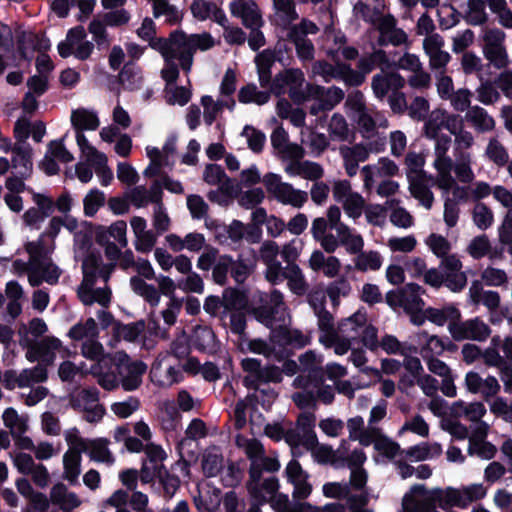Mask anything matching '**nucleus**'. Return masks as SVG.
Returning a JSON list of instances; mask_svg holds the SVG:
<instances>
[{"instance_id":"obj_1","label":"nucleus","mask_w":512,"mask_h":512,"mask_svg":"<svg viewBox=\"0 0 512 512\" xmlns=\"http://www.w3.org/2000/svg\"><path fill=\"white\" fill-rule=\"evenodd\" d=\"M461 125L462 119L459 115L437 108L428 115L423 127L424 136L434 141L432 167L435 175L431 176L430 180L444 195L450 191L456 195L461 189L452 175L453 159L449 155L452 140L442 131L446 129L450 133H455L456 128Z\"/></svg>"},{"instance_id":"obj_2","label":"nucleus","mask_w":512,"mask_h":512,"mask_svg":"<svg viewBox=\"0 0 512 512\" xmlns=\"http://www.w3.org/2000/svg\"><path fill=\"white\" fill-rule=\"evenodd\" d=\"M25 250L31 256L32 270L29 275V284L39 286L42 282L56 284L61 270L48 257L43 241L37 239L25 244Z\"/></svg>"},{"instance_id":"obj_3","label":"nucleus","mask_w":512,"mask_h":512,"mask_svg":"<svg viewBox=\"0 0 512 512\" xmlns=\"http://www.w3.org/2000/svg\"><path fill=\"white\" fill-rule=\"evenodd\" d=\"M217 41L208 32L198 34H185L181 31L172 33V46L178 51V61L185 72H189L193 65L194 52L212 49Z\"/></svg>"},{"instance_id":"obj_4","label":"nucleus","mask_w":512,"mask_h":512,"mask_svg":"<svg viewBox=\"0 0 512 512\" xmlns=\"http://www.w3.org/2000/svg\"><path fill=\"white\" fill-rule=\"evenodd\" d=\"M259 301V306L253 308L252 313L262 324L274 329L276 323L286 325L290 321L284 296L280 291L273 290L269 294L261 293Z\"/></svg>"},{"instance_id":"obj_5","label":"nucleus","mask_w":512,"mask_h":512,"mask_svg":"<svg viewBox=\"0 0 512 512\" xmlns=\"http://www.w3.org/2000/svg\"><path fill=\"white\" fill-rule=\"evenodd\" d=\"M436 504L445 509L444 490H429L422 484L413 485L402 499L401 512H430Z\"/></svg>"},{"instance_id":"obj_6","label":"nucleus","mask_w":512,"mask_h":512,"mask_svg":"<svg viewBox=\"0 0 512 512\" xmlns=\"http://www.w3.org/2000/svg\"><path fill=\"white\" fill-rule=\"evenodd\" d=\"M263 184L269 196L283 205L301 208L308 199L305 191L296 189L292 184L282 181L280 175L269 172L263 177Z\"/></svg>"},{"instance_id":"obj_7","label":"nucleus","mask_w":512,"mask_h":512,"mask_svg":"<svg viewBox=\"0 0 512 512\" xmlns=\"http://www.w3.org/2000/svg\"><path fill=\"white\" fill-rule=\"evenodd\" d=\"M235 445L243 450L250 460L249 474L255 475L259 470L276 472L280 469L277 456H265L264 447L256 439H249L241 434L235 436Z\"/></svg>"},{"instance_id":"obj_8","label":"nucleus","mask_w":512,"mask_h":512,"mask_svg":"<svg viewBox=\"0 0 512 512\" xmlns=\"http://www.w3.org/2000/svg\"><path fill=\"white\" fill-rule=\"evenodd\" d=\"M11 158L0 155V176L6 175L10 169L23 177H29L33 171V149L28 143H13L8 150Z\"/></svg>"},{"instance_id":"obj_9","label":"nucleus","mask_w":512,"mask_h":512,"mask_svg":"<svg viewBox=\"0 0 512 512\" xmlns=\"http://www.w3.org/2000/svg\"><path fill=\"white\" fill-rule=\"evenodd\" d=\"M122 388L133 391L140 387L147 366L141 361H132L124 352H116L112 359Z\"/></svg>"},{"instance_id":"obj_10","label":"nucleus","mask_w":512,"mask_h":512,"mask_svg":"<svg viewBox=\"0 0 512 512\" xmlns=\"http://www.w3.org/2000/svg\"><path fill=\"white\" fill-rule=\"evenodd\" d=\"M65 440L69 449L63 455L64 478L70 482L77 480L81 472V453H83L84 442L80 431L73 427L65 431Z\"/></svg>"},{"instance_id":"obj_11","label":"nucleus","mask_w":512,"mask_h":512,"mask_svg":"<svg viewBox=\"0 0 512 512\" xmlns=\"http://www.w3.org/2000/svg\"><path fill=\"white\" fill-rule=\"evenodd\" d=\"M61 57L74 56L78 60H87L94 50V44L87 39L86 31L82 26L71 28L66 38L58 44Z\"/></svg>"},{"instance_id":"obj_12","label":"nucleus","mask_w":512,"mask_h":512,"mask_svg":"<svg viewBox=\"0 0 512 512\" xmlns=\"http://www.w3.org/2000/svg\"><path fill=\"white\" fill-rule=\"evenodd\" d=\"M96 264L97 258L94 256H89L84 260V279L79 288V297L85 305L98 303L107 306L110 303V291L108 289H93Z\"/></svg>"},{"instance_id":"obj_13","label":"nucleus","mask_w":512,"mask_h":512,"mask_svg":"<svg viewBox=\"0 0 512 512\" xmlns=\"http://www.w3.org/2000/svg\"><path fill=\"white\" fill-rule=\"evenodd\" d=\"M483 54L497 69L505 68L509 58L504 46L505 33L499 29L487 28L482 33Z\"/></svg>"},{"instance_id":"obj_14","label":"nucleus","mask_w":512,"mask_h":512,"mask_svg":"<svg viewBox=\"0 0 512 512\" xmlns=\"http://www.w3.org/2000/svg\"><path fill=\"white\" fill-rule=\"evenodd\" d=\"M77 145L85 160L94 167L101 184L103 186L109 185L113 179V172L108 167L106 155L90 144L84 134H78Z\"/></svg>"},{"instance_id":"obj_15","label":"nucleus","mask_w":512,"mask_h":512,"mask_svg":"<svg viewBox=\"0 0 512 512\" xmlns=\"http://www.w3.org/2000/svg\"><path fill=\"white\" fill-rule=\"evenodd\" d=\"M451 337L456 341L473 340L485 341L491 335V329L486 322L479 317L465 321L458 320L449 327Z\"/></svg>"},{"instance_id":"obj_16","label":"nucleus","mask_w":512,"mask_h":512,"mask_svg":"<svg viewBox=\"0 0 512 512\" xmlns=\"http://www.w3.org/2000/svg\"><path fill=\"white\" fill-rule=\"evenodd\" d=\"M20 345L27 348L26 358L30 362L41 359L47 364H51L55 359V351L61 348V341L55 337H46L38 343H34L28 335H22Z\"/></svg>"},{"instance_id":"obj_17","label":"nucleus","mask_w":512,"mask_h":512,"mask_svg":"<svg viewBox=\"0 0 512 512\" xmlns=\"http://www.w3.org/2000/svg\"><path fill=\"white\" fill-rule=\"evenodd\" d=\"M487 490L481 483H473L461 488H446L444 490V503L447 507L466 508L471 503L479 501L486 496Z\"/></svg>"},{"instance_id":"obj_18","label":"nucleus","mask_w":512,"mask_h":512,"mask_svg":"<svg viewBox=\"0 0 512 512\" xmlns=\"http://www.w3.org/2000/svg\"><path fill=\"white\" fill-rule=\"evenodd\" d=\"M263 471L259 470L255 475L249 474V479L246 482L248 494L256 504L267 502L280 487L279 481L275 477L263 479Z\"/></svg>"},{"instance_id":"obj_19","label":"nucleus","mask_w":512,"mask_h":512,"mask_svg":"<svg viewBox=\"0 0 512 512\" xmlns=\"http://www.w3.org/2000/svg\"><path fill=\"white\" fill-rule=\"evenodd\" d=\"M462 262L455 254L446 256L440 262L439 268L442 272L445 285L452 292L462 291L467 284V275L462 271Z\"/></svg>"},{"instance_id":"obj_20","label":"nucleus","mask_w":512,"mask_h":512,"mask_svg":"<svg viewBox=\"0 0 512 512\" xmlns=\"http://www.w3.org/2000/svg\"><path fill=\"white\" fill-rule=\"evenodd\" d=\"M422 46L429 59L430 69L445 71L451 56L444 50L445 42L443 37L439 34L429 35L424 38Z\"/></svg>"},{"instance_id":"obj_21","label":"nucleus","mask_w":512,"mask_h":512,"mask_svg":"<svg viewBox=\"0 0 512 512\" xmlns=\"http://www.w3.org/2000/svg\"><path fill=\"white\" fill-rule=\"evenodd\" d=\"M317 31V26L308 20H302L300 24L291 28L289 35L295 44L297 55L301 60H311L313 58V44L305 36L315 34Z\"/></svg>"},{"instance_id":"obj_22","label":"nucleus","mask_w":512,"mask_h":512,"mask_svg":"<svg viewBox=\"0 0 512 512\" xmlns=\"http://www.w3.org/2000/svg\"><path fill=\"white\" fill-rule=\"evenodd\" d=\"M422 288L414 283L407 284L401 290L387 295L390 305H399L409 313L420 310L424 303L421 299Z\"/></svg>"},{"instance_id":"obj_23","label":"nucleus","mask_w":512,"mask_h":512,"mask_svg":"<svg viewBox=\"0 0 512 512\" xmlns=\"http://www.w3.org/2000/svg\"><path fill=\"white\" fill-rule=\"evenodd\" d=\"M285 474L288 482L293 485V498L306 499L312 493V484L309 482V474L302 468L297 460H291L286 468Z\"/></svg>"},{"instance_id":"obj_24","label":"nucleus","mask_w":512,"mask_h":512,"mask_svg":"<svg viewBox=\"0 0 512 512\" xmlns=\"http://www.w3.org/2000/svg\"><path fill=\"white\" fill-rule=\"evenodd\" d=\"M415 340L418 344L419 354L424 360L438 357L446 350H452L454 345L446 342L437 335L429 334L427 331H419L415 334Z\"/></svg>"},{"instance_id":"obj_25","label":"nucleus","mask_w":512,"mask_h":512,"mask_svg":"<svg viewBox=\"0 0 512 512\" xmlns=\"http://www.w3.org/2000/svg\"><path fill=\"white\" fill-rule=\"evenodd\" d=\"M281 81L283 84L289 86V94L293 101L302 103L310 98L308 93V83H305V77L299 69H289L279 74L275 83Z\"/></svg>"},{"instance_id":"obj_26","label":"nucleus","mask_w":512,"mask_h":512,"mask_svg":"<svg viewBox=\"0 0 512 512\" xmlns=\"http://www.w3.org/2000/svg\"><path fill=\"white\" fill-rule=\"evenodd\" d=\"M339 154L343 160L346 174L349 177H354L358 172L359 163L369 158L371 149L364 144L342 145L339 147Z\"/></svg>"},{"instance_id":"obj_27","label":"nucleus","mask_w":512,"mask_h":512,"mask_svg":"<svg viewBox=\"0 0 512 512\" xmlns=\"http://www.w3.org/2000/svg\"><path fill=\"white\" fill-rule=\"evenodd\" d=\"M374 25L380 33L378 42L381 45L391 43L398 46L405 44L408 40L407 34L402 29L396 28V21L390 15L378 17Z\"/></svg>"},{"instance_id":"obj_28","label":"nucleus","mask_w":512,"mask_h":512,"mask_svg":"<svg viewBox=\"0 0 512 512\" xmlns=\"http://www.w3.org/2000/svg\"><path fill=\"white\" fill-rule=\"evenodd\" d=\"M193 499L200 512H214L220 506L221 491L212 486L210 482L201 481L197 484Z\"/></svg>"},{"instance_id":"obj_29","label":"nucleus","mask_w":512,"mask_h":512,"mask_svg":"<svg viewBox=\"0 0 512 512\" xmlns=\"http://www.w3.org/2000/svg\"><path fill=\"white\" fill-rule=\"evenodd\" d=\"M125 198L137 209L144 208L150 203L156 205L162 200L161 185L155 181L149 189L145 186H135L125 193Z\"/></svg>"},{"instance_id":"obj_30","label":"nucleus","mask_w":512,"mask_h":512,"mask_svg":"<svg viewBox=\"0 0 512 512\" xmlns=\"http://www.w3.org/2000/svg\"><path fill=\"white\" fill-rule=\"evenodd\" d=\"M230 12L240 17L243 24L252 30L262 25V18L258 6L253 0H233L230 3Z\"/></svg>"},{"instance_id":"obj_31","label":"nucleus","mask_w":512,"mask_h":512,"mask_svg":"<svg viewBox=\"0 0 512 512\" xmlns=\"http://www.w3.org/2000/svg\"><path fill=\"white\" fill-rule=\"evenodd\" d=\"M405 79L396 72H381L372 78L371 88L375 97L383 100L390 91L393 93L403 88Z\"/></svg>"},{"instance_id":"obj_32","label":"nucleus","mask_w":512,"mask_h":512,"mask_svg":"<svg viewBox=\"0 0 512 512\" xmlns=\"http://www.w3.org/2000/svg\"><path fill=\"white\" fill-rule=\"evenodd\" d=\"M130 226L135 236V248L140 252H149L157 242V235L147 229V222L143 217L133 216Z\"/></svg>"},{"instance_id":"obj_33","label":"nucleus","mask_w":512,"mask_h":512,"mask_svg":"<svg viewBox=\"0 0 512 512\" xmlns=\"http://www.w3.org/2000/svg\"><path fill=\"white\" fill-rule=\"evenodd\" d=\"M341 266L339 258L336 256H325L321 250H314L308 259V267L313 272H322L328 278L337 277Z\"/></svg>"},{"instance_id":"obj_34","label":"nucleus","mask_w":512,"mask_h":512,"mask_svg":"<svg viewBox=\"0 0 512 512\" xmlns=\"http://www.w3.org/2000/svg\"><path fill=\"white\" fill-rule=\"evenodd\" d=\"M139 38L149 43V46L161 55H169L168 47L172 46V33L169 38H157L155 23L150 18H145L136 31Z\"/></svg>"},{"instance_id":"obj_35","label":"nucleus","mask_w":512,"mask_h":512,"mask_svg":"<svg viewBox=\"0 0 512 512\" xmlns=\"http://www.w3.org/2000/svg\"><path fill=\"white\" fill-rule=\"evenodd\" d=\"M190 9L192 15L200 21L211 19L219 25H224L227 22V17L223 10L212 1L194 0Z\"/></svg>"},{"instance_id":"obj_36","label":"nucleus","mask_w":512,"mask_h":512,"mask_svg":"<svg viewBox=\"0 0 512 512\" xmlns=\"http://www.w3.org/2000/svg\"><path fill=\"white\" fill-rule=\"evenodd\" d=\"M82 441L84 442L83 446L85 447L83 452H87L91 460L108 465H112L114 463L115 458L108 447V439H86L82 437Z\"/></svg>"},{"instance_id":"obj_37","label":"nucleus","mask_w":512,"mask_h":512,"mask_svg":"<svg viewBox=\"0 0 512 512\" xmlns=\"http://www.w3.org/2000/svg\"><path fill=\"white\" fill-rule=\"evenodd\" d=\"M284 171L290 177L300 176L310 181H317L324 175L323 167L312 161H290Z\"/></svg>"},{"instance_id":"obj_38","label":"nucleus","mask_w":512,"mask_h":512,"mask_svg":"<svg viewBox=\"0 0 512 512\" xmlns=\"http://www.w3.org/2000/svg\"><path fill=\"white\" fill-rule=\"evenodd\" d=\"M310 98L320 101L321 109H332L344 98V92L338 87L325 89L318 85H307Z\"/></svg>"},{"instance_id":"obj_39","label":"nucleus","mask_w":512,"mask_h":512,"mask_svg":"<svg viewBox=\"0 0 512 512\" xmlns=\"http://www.w3.org/2000/svg\"><path fill=\"white\" fill-rule=\"evenodd\" d=\"M465 120L478 133H488L495 129L494 118L482 107L472 106L465 114Z\"/></svg>"},{"instance_id":"obj_40","label":"nucleus","mask_w":512,"mask_h":512,"mask_svg":"<svg viewBox=\"0 0 512 512\" xmlns=\"http://www.w3.org/2000/svg\"><path fill=\"white\" fill-rule=\"evenodd\" d=\"M71 123L72 126L76 129V138L78 134H84V130L93 131L96 130L100 125L97 113L86 108H78L73 110L71 113Z\"/></svg>"},{"instance_id":"obj_41","label":"nucleus","mask_w":512,"mask_h":512,"mask_svg":"<svg viewBox=\"0 0 512 512\" xmlns=\"http://www.w3.org/2000/svg\"><path fill=\"white\" fill-rule=\"evenodd\" d=\"M425 318L437 326H444L457 323L461 319L460 311L454 305H447L442 308H427Z\"/></svg>"},{"instance_id":"obj_42","label":"nucleus","mask_w":512,"mask_h":512,"mask_svg":"<svg viewBox=\"0 0 512 512\" xmlns=\"http://www.w3.org/2000/svg\"><path fill=\"white\" fill-rule=\"evenodd\" d=\"M151 381L160 387H169L179 379V371L172 365L158 361L150 371Z\"/></svg>"},{"instance_id":"obj_43","label":"nucleus","mask_w":512,"mask_h":512,"mask_svg":"<svg viewBox=\"0 0 512 512\" xmlns=\"http://www.w3.org/2000/svg\"><path fill=\"white\" fill-rule=\"evenodd\" d=\"M373 432L375 433H372L369 438L374 449L388 459L395 458L401 450L400 445L384 435L379 428L375 427Z\"/></svg>"},{"instance_id":"obj_44","label":"nucleus","mask_w":512,"mask_h":512,"mask_svg":"<svg viewBox=\"0 0 512 512\" xmlns=\"http://www.w3.org/2000/svg\"><path fill=\"white\" fill-rule=\"evenodd\" d=\"M51 501L64 511L77 508L81 501L76 494L69 492L65 485L55 484L50 491Z\"/></svg>"},{"instance_id":"obj_45","label":"nucleus","mask_w":512,"mask_h":512,"mask_svg":"<svg viewBox=\"0 0 512 512\" xmlns=\"http://www.w3.org/2000/svg\"><path fill=\"white\" fill-rule=\"evenodd\" d=\"M400 201L397 199H389L386 201V207L390 211V222L395 227L401 229H409L414 225V217L404 207L399 205Z\"/></svg>"},{"instance_id":"obj_46","label":"nucleus","mask_w":512,"mask_h":512,"mask_svg":"<svg viewBox=\"0 0 512 512\" xmlns=\"http://www.w3.org/2000/svg\"><path fill=\"white\" fill-rule=\"evenodd\" d=\"M2 420L12 436L25 434L29 429V417L26 414H19L13 407L4 410Z\"/></svg>"},{"instance_id":"obj_47","label":"nucleus","mask_w":512,"mask_h":512,"mask_svg":"<svg viewBox=\"0 0 512 512\" xmlns=\"http://www.w3.org/2000/svg\"><path fill=\"white\" fill-rule=\"evenodd\" d=\"M367 323V315L363 311H357L350 317L342 320L338 325V332L342 335V337H346L350 340H353L357 337L360 330Z\"/></svg>"},{"instance_id":"obj_48","label":"nucleus","mask_w":512,"mask_h":512,"mask_svg":"<svg viewBox=\"0 0 512 512\" xmlns=\"http://www.w3.org/2000/svg\"><path fill=\"white\" fill-rule=\"evenodd\" d=\"M191 343L198 350L213 353L217 350L214 332L208 327H196L191 335Z\"/></svg>"},{"instance_id":"obj_49","label":"nucleus","mask_w":512,"mask_h":512,"mask_svg":"<svg viewBox=\"0 0 512 512\" xmlns=\"http://www.w3.org/2000/svg\"><path fill=\"white\" fill-rule=\"evenodd\" d=\"M452 412L455 416H463L471 422H478L486 414V408L481 402L457 401L452 405Z\"/></svg>"},{"instance_id":"obj_50","label":"nucleus","mask_w":512,"mask_h":512,"mask_svg":"<svg viewBox=\"0 0 512 512\" xmlns=\"http://www.w3.org/2000/svg\"><path fill=\"white\" fill-rule=\"evenodd\" d=\"M146 154L150 160V164L143 171V174L146 177L159 175L164 167L171 166L173 164V161L168 159L162 150L156 147L148 146L146 148Z\"/></svg>"},{"instance_id":"obj_51","label":"nucleus","mask_w":512,"mask_h":512,"mask_svg":"<svg viewBox=\"0 0 512 512\" xmlns=\"http://www.w3.org/2000/svg\"><path fill=\"white\" fill-rule=\"evenodd\" d=\"M455 172L456 178L462 183H470L474 179V172L472 169V155L470 153L456 154L455 161H453L452 172Z\"/></svg>"},{"instance_id":"obj_52","label":"nucleus","mask_w":512,"mask_h":512,"mask_svg":"<svg viewBox=\"0 0 512 512\" xmlns=\"http://www.w3.org/2000/svg\"><path fill=\"white\" fill-rule=\"evenodd\" d=\"M289 290L296 295H304L308 284L301 268L297 264L288 265L285 270V278Z\"/></svg>"},{"instance_id":"obj_53","label":"nucleus","mask_w":512,"mask_h":512,"mask_svg":"<svg viewBox=\"0 0 512 512\" xmlns=\"http://www.w3.org/2000/svg\"><path fill=\"white\" fill-rule=\"evenodd\" d=\"M104 361H98L89 368V374L93 375L98 384L105 390L116 389L120 383L119 375L114 371H104Z\"/></svg>"},{"instance_id":"obj_54","label":"nucleus","mask_w":512,"mask_h":512,"mask_svg":"<svg viewBox=\"0 0 512 512\" xmlns=\"http://www.w3.org/2000/svg\"><path fill=\"white\" fill-rule=\"evenodd\" d=\"M98 401L99 391L96 388L82 389L70 397L71 406L80 412L99 404Z\"/></svg>"},{"instance_id":"obj_55","label":"nucleus","mask_w":512,"mask_h":512,"mask_svg":"<svg viewBox=\"0 0 512 512\" xmlns=\"http://www.w3.org/2000/svg\"><path fill=\"white\" fill-rule=\"evenodd\" d=\"M347 427L349 430V437L352 440H357L363 446H369L371 444L370 435L375 427L364 428V420L360 416L350 418L347 421Z\"/></svg>"},{"instance_id":"obj_56","label":"nucleus","mask_w":512,"mask_h":512,"mask_svg":"<svg viewBox=\"0 0 512 512\" xmlns=\"http://www.w3.org/2000/svg\"><path fill=\"white\" fill-rule=\"evenodd\" d=\"M442 447L439 443L423 442L412 446L405 451V455L415 461H423L441 455Z\"/></svg>"},{"instance_id":"obj_57","label":"nucleus","mask_w":512,"mask_h":512,"mask_svg":"<svg viewBox=\"0 0 512 512\" xmlns=\"http://www.w3.org/2000/svg\"><path fill=\"white\" fill-rule=\"evenodd\" d=\"M223 469V456L216 448L207 449L202 457V470L207 477H216Z\"/></svg>"},{"instance_id":"obj_58","label":"nucleus","mask_w":512,"mask_h":512,"mask_svg":"<svg viewBox=\"0 0 512 512\" xmlns=\"http://www.w3.org/2000/svg\"><path fill=\"white\" fill-rule=\"evenodd\" d=\"M356 254L357 256L354 260V266L357 270L366 272L377 271L381 268L383 258L379 252L373 250L364 252L362 250Z\"/></svg>"},{"instance_id":"obj_59","label":"nucleus","mask_w":512,"mask_h":512,"mask_svg":"<svg viewBox=\"0 0 512 512\" xmlns=\"http://www.w3.org/2000/svg\"><path fill=\"white\" fill-rule=\"evenodd\" d=\"M130 285L132 290L150 305L157 306L160 303V293L153 285L147 284L139 277H132Z\"/></svg>"},{"instance_id":"obj_60","label":"nucleus","mask_w":512,"mask_h":512,"mask_svg":"<svg viewBox=\"0 0 512 512\" xmlns=\"http://www.w3.org/2000/svg\"><path fill=\"white\" fill-rule=\"evenodd\" d=\"M464 18L470 25L484 24L488 19L485 1L468 0L467 8L464 12Z\"/></svg>"},{"instance_id":"obj_61","label":"nucleus","mask_w":512,"mask_h":512,"mask_svg":"<svg viewBox=\"0 0 512 512\" xmlns=\"http://www.w3.org/2000/svg\"><path fill=\"white\" fill-rule=\"evenodd\" d=\"M98 328L93 318H88L85 322L75 324L68 332V336L76 341H86L96 338Z\"/></svg>"},{"instance_id":"obj_62","label":"nucleus","mask_w":512,"mask_h":512,"mask_svg":"<svg viewBox=\"0 0 512 512\" xmlns=\"http://www.w3.org/2000/svg\"><path fill=\"white\" fill-rule=\"evenodd\" d=\"M169 55H162L165 65L161 69V78L166 82V86L175 85L179 77L178 66L174 63V59H178V51L173 46L168 47Z\"/></svg>"},{"instance_id":"obj_63","label":"nucleus","mask_w":512,"mask_h":512,"mask_svg":"<svg viewBox=\"0 0 512 512\" xmlns=\"http://www.w3.org/2000/svg\"><path fill=\"white\" fill-rule=\"evenodd\" d=\"M203 180L212 186H219L220 189H227L231 181L221 166L217 164L206 165L203 171Z\"/></svg>"},{"instance_id":"obj_64","label":"nucleus","mask_w":512,"mask_h":512,"mask_svg":"<svg viewBox=\"0 0 512 512\" xmlns=\"http://www.w3.org/2000/svg\"><path fill=\"white\" fill-rule=\"evenodd\" d=\"M238 99L244 104L255 103L257 105H263L270 99V93L258 90L254 84H248L239 90Z\"/></svg>"}]
</instances>
